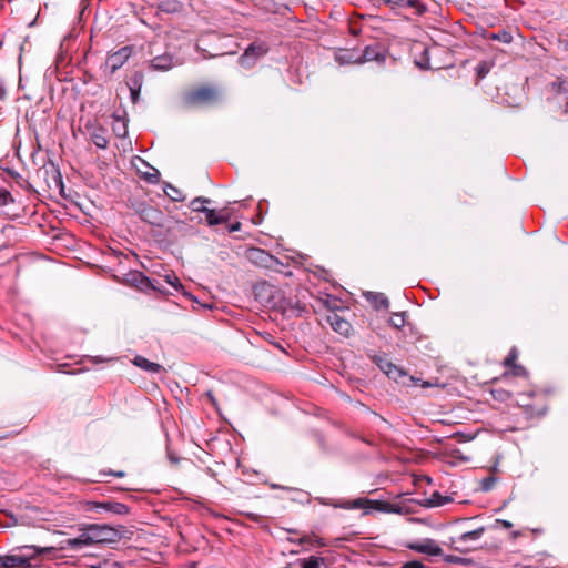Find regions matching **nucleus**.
<instances>
[{
	"label": "nucleus",
	"instance_id": "obj_13",
	"mask_svg": "<svg viewBox=\"0 0 568 568\" xmlns=\"http://www.w3.org/2000/svg\"><path fill=\"white\" fill-rule=\"evenodd\" d=\"M327 323L336 333L348 336L352 331V325L348 321L339 316L337 313H331L326 317Z\"/></svg>",
	"mask_w": 568,
	"mask_h": 568
},
{
	"label": "nucleus",
	"instance_id": "obj_14",
	"mask_svg": "<svg viewBox=\"0 0 568 568\" xmlns=\"http://www.w3.org/2000/svg\"><path fill=\"white\" fill-rule=\"evenodd\" d=\"M334 507H339L344 509H379L378 501H374L367 498H356L354 500H348L339 504H331Z\"/></svg>",
	"mask_w": 568,
	"mask_h": 568
},
{
	"label": "nucleus",
	"instance_id": "obj_59",
	"mask_svg": "<svg viewBox=\"0 0 568 568\" xmlns=\"http://www.w3.org/2000/svg\"><path fill=\"white\" fill-rule=\"evenodd\" d=\"M351 30H352V33L355 34V36L358 33V31L356 29H354V28H352Z\"/></svg>",
	"mask_w": 568,
	"mask_h": 568
},
{
	"label": "nucleus",
	"instance_id": "obj_25",
	"mask_svg": "<svg viewBox=\"0 0 568 568\" xmlns=\"http://www.w3.org/2000/svg\"><path fill=\"white\" fill-rule=\"evenodd\" d=\"M367 300L376 310H387L389 306V301L387 296L383 293H368Z\"/></svg>",
	"mask_w": 568,
	"mask_h": 568
},
{
	"label": "nucleus",
	"instance_id": "obj_19",
	"mask_svg": "<svg viewBox=\"0 0 568 568\" xmlns=\"http://www.w3.org/2000/svg\"><path fill=\"white\" fill-rule=\"evenodd\" d=\"M335 60L339 64H361L359 52L355 49H341L335 53Z\"/></svg>",
	"mask_w": 568,
	"mask_h": 568
},
{
	"label": "nucleus",
	"instance_id": "obj_49",
	"mask_svg": "<svg viewBox=\"0 0 568 568\" xmlns=\"http://www.w3.org/2000/svg\"><path fill=\"white\" fill-rule=\"evenodd\" d=\"M106 359L105 358H102V357H92V356H87L82 362H89L93 365H97V364H100V363H103L105 362Z\"/></svg>",
	"mask_w": 568,
	"mask_h": 568
},
{
	"label": "nucleus",
	"instance_id": "obj_22",
	"mask_svg": "<svg viewBox=\"0 0 568 568\" xmlns=\"http://www.w3.org/2000/svg\"><path fill=\"white\" fill-rule=\"evenodd\" d=\"M166 436V449L170 452L171 448H179V443L184 440L181 428H170L165 434Z\"/></svg>",
	"mask_w": 568,
	"mask_h": 568
},
{
	"label": "nucleus",
	"instance_id": "obj_10",
	"mask_svg": "<svg viewBox=\"0 0 568 568\" xmlns=\"http://www.w3.org/2000/svg\"><path fill=\"white\" fill-rule=\"evenodd\" d=\"M371 359L374 364L378 366V368L385 373L389 378L394 381H398L400 377L405 376V373L398 368L396 365L390 363L385 354L378 355L374 354L371 356Z\"/></svg>",
	"mask_w": 568,
	"mask_h": 568
},
{
	"label": "nucleus",
	"instance_id": "obj_23",
	"mask_svg": "<svg viewBox=\"0 0 568 568\" xmlns=\"http://www.w3.org/2000/svg\"><path fill=\"white\" fill-rule=\"evenodd\" d=\"M300 545H306L313 548L326 547V541L314 532L306 534L298 539Z\"/></svg>",
	"mask_w": 568,
	"mask_h": 568
},
{
	"label": "nucleus",
	"instance_id": "obj_55",
	"mask_svg": "<svg viewBox=\"0 0 568 568\" xmlns=\"http://www.w3.org/2000/svg\"><path fill=\"white\" fill-rule=\"evenodd\" d=\"M126 133V126L125 124H122V131H118V135L122 136V135H125Z\"/></svg>",
	"mask_w": 568,
	"mask_h": 568
},
{
	"label": "nucleus",
	"instance_id": "obj_15",
	"mask_svg": "<svg viewBox=\"0 0 568 568\" xmlns=\"http://www.w3.org/2000/svg\"><path fill=\"white\" fill-rule=\"evenodd\" d=\"M140 216L141 219L151 224V225H155V226H162L163 225V213L154 207V206H144L143 209H141L140 211Z\"/></svg>",
	"mask_w": 568,
	"mask_h": 568
},
{
	"label": "nucleus",
	"instance_id": "obj_7",
	"mask_svg": "<svg viewBox=\"0 0 568 568\" xmlns=\"http://www.w3.org/2000/svg\"><path fill=\"white\" fill-rule=\"evenodd\" d=\"M133 53L132 45H124L119 50L110 53L104 62V71L113 74L116 70L122 68L124 63Z\"/></svg>",
	"mask_w": 568,
	"mask_h": 568
},
{
	"label": "nucleus",
	"instance_id": "obj_33",
	"mask_svg": "<svg viewBox=\"0 0 568 568\" xmlns=\"http://www.w3.org/2000/svg\"><path fill=\"white\" fill-rule=\"evenodd\" d=\"M389 325L394 328H402L405 325V313H394L389 318Z\"/></svg>",
	"mask_w": 568,
	"mask_h": 568
},
{
	"label": "nucleus",
	"instance_id": "obj_61",
	"mask_svg": "<svg viewBox=\"0 0 568 568\" xmlns=\"http://www.w3.org/2000/svg\"><path fill=\"white\" fill-rule=\"evenodd\" d=\"M80 363H81V362H74V361H73V365H79Z\"/></svg>",
	"mask_w": 568,
	"mask_h": 568
},
{
	"label": "nucleus",
	"instance_id": "obj_30",
	"mask_svg": "<svg viewBox=\"0 0 568 568\" xmlns=\"http://www.w3.org/2000/svg\"><path fill=\"white\" fill-rule=\"evenodd\" d=\"M210 202H211V200L207 197L197 196L191 201L190 207L192 209L193 212L203 213L206 209V206L204 204L210 203Z\"/></svg>",
	"mask_w": 568,
	"mask_h": 568
},
{
	"label": "nucleus",
	"instance_id": "obj_16",
	"mask_svg": "<svg viewBox=\"0 0 568 568\" xmlns=\"http://www.w3.org/2000/svg\"><path fill=\"white\" fill-rule=\"evenodd\" d=\"M33 564H31L30 556H20V555H7L3 556L2 567L3 568H31Z\"/></svg>",
	"mask_w": 568,
	"mask_h": 568
},
{
	"label": "nucleus",
	"instance_id": "obj_36",
	"mask_svg": "<svg viewBox=\"0 0 568 568\" xmlns=\"http://www.w3.org/2000/svg\"><path fill=\"white\" fill-rule=\"evenodd\" d=\"M22 550H24L23 554H20V556H30L31 562L41 554L45 551L44 548H37L33 546H24L22 547Z\"/></svg>",
	"mask_w": 568,
	"mask_h": 568
},
{
	"label": "nucleus",
	"instance_id": "obj_9",
	"mask_svg": "<svg viewBox=\"0 0 568 568\" xmlns=\"http://www.w3.org/2000/svg\"><path fill=\"white\" fill-rule=\"evenodd\" d=\"M246 258L254 265L265 268H273L280 261L263 248L250 247L245 253Z\"/></svg>",
	"mask_w": 568,
	"mask_h": 568
},
{
	"label": "nucleus",
	"instance_id": "obj_28",
	"mask_svg": "<svg viewBox=\"0 0 568 568\" xmlns=\"http://www.w3.org/2000/svg\"><path fill=\"white\" fill-rule=\"evenodd\" d=\"M91 141L100 149H105L108 146V139L104 135L103 129H98L91 134Z\"/></svg>",
	"mask_w": 568,
	"mask_h": 568
},
{
	"label": "nucleus",
	"instance_id": "obj_62",
	"mask_svg": "<svg viewBox=\"0 0 568 568\" xmlns=\"http://www.w3.org/2000/svg\"><path fill=\"white\" fill-rule=\"evenodd\" d=\"M191 568H195V564H194V562L192 564V567H191Z\"/></svg>",
	"mask_w": 568,
	"mask_h": 568
},
{
	"label": "nucleus",
	"instance_id": "obj_34",
	"mask_svg": "<svg viewBox=\"0 0 568 568\" xmlns=\"http://www.w3.org/2000/svg\"><path fill=\"white\" fill-rule=\"evenodd\" d=\"M509 369H510L509 372H505L503 374V378L508 377V375L519 376V377L528 376V372L523 365L517 364V365L510 367Z\"/></svg>",
	"mask_w": 568,
	"mask_h": 568
},
{
	"label": "nucleus",
	"instance_id": "obj_48",
	"mask_svg": "<svg viewBox=\"0 0 568 568\" xmlns=\"http://www.w3.org/2000/svg\"><path fill=\"white\" fill-rule=\"evenodd\" d=\"M494 484H495V478L487 477V478L483 479L481 487L484 490H489L493 488Z\"/></svg>",
	"mask_w": 568,
	"mask_h": 568
},
{
	"label": "nucleus",
	"instance_id": "obj_38",
	"mask_svg": "<svg viewBox=\"0 0 568 568\" xmlns=\"http://www.w3.org/2000/svg\"><path fill=\"white\" fill-rule=\"evenodd\" d=\"M14 202L11 193L6 189H0V209H3Z\"/></svg>",
	"mask_w": 568,
	"mask_h": 568
},
{
	"label": "nucleus",
	"instance_id": "obj_56",
	"mask_svg": "<svg viewBox=\"0 0 568 568\" xmlns=\"http://www.w3.org/2000/svg\"><path fill=\"white\" fill-rule=\"evenodd\" d=\"M455 549H456L457 551H467V550H468V548L463 547V546H459V545L455 546Z\"/></svg>",
	"mask_w": 568,
	"mask_h": 568
},
{
	"label": "nucleus",
	"instance_id": "obj_45",
	"mask_svg": "<svg viewBox=\"0 0 568 568\" xmlns=\"http://www.w3.org/2000/svg\"><path fill=\"white\" fill-rule=\"evenodd\" d=\"M230 219H231V213L226 207L219 211L220 224L226 223Z\"/></svg>",
	"mask_w": 568,
	"mask_h": 568
},
{
	"label": "nucleus",
	"instance_id": "obj_60",
	"mask_svg": "<svg viewBox=\"0 0 568 568\" xmlns=\"http://www.w3.org/2000/svg\"><path fill=\"white\" fill-rule=\"evenodd\" d=\"M3 556H0V566L2 567Z\"/></svg>",
	"mask_w": 568,
	"mask_h": 568
},
{
	"label": "nucleus",
	"instance_id": "obj_2",
	"mask_svg": "<svg viewBox=\"0 0 568 568\" xmlns=\"http://www.w3.org/2000/svg\"><path fill=\"white\" fill-rule=\"evenodd\" d=\"M120 538V532L108 525H87L80 528V535L73 538V550L82 545L115 542Z\"/></svg>",
	"mask_w": 568,
	"mask_h": 568
},
{
	"label": "nucleus",
	"instance_id": "obj_41",
	"mask_svg": "<svg viewBox=\"0 0 568 568\" xmlns=\"http://www.w3.org/2000/svg\"><path fill=\"white\" fill-rule=\"evenodd\" d=\"M165 282L168 284H170L171 286H173L174 288L179 290V288H182V284L180 283V280L174 275H166L165 276Z\"/></svg>",
	"mask_w": 568,
	"mask_h": 568
},
{
	"label": "nucleus",
	"instance_id": "obj_32",
	"mask_svg": "<svg viewBox=\"0 0 568 568\" xmlns=\"http://www.w3.org/2000/svg\"><path fill=\"white\" fill-rule=\"evenodd\" d=\"M203 213L205 214V220L209 226L220 224L219 211L206 207Z\"/></svg>",
	"mask_w": 568,
	"mask_h": 568
},
{
	"label": "nucleus",
	"instance_id": "obj_37",
	"mask_svg": "<svg viewBox=\"0 0 568 568\" xmlns=\"http://www.w3.org/2000/svg\"><path fill=\"white\" fill-rule=\"evenodd\" d=\"M517 358H518V351L516 347H511L508 355L505 357L503 365L506 368H510V367L517 365V363H516Z\"/></svg>",
	"mask_w": 568,
	"mask_h": 568
},
{
	"label": "nucleus",
	"instance_id": "obj_58",
	"mask_svg": "<svg viewBox=\"0 0 568 568\" xmlns=\"http://www.w3.org/2000/svg\"><path fill=\"white\" fill-rule=\"evenodd\" d=\"M518 536H520V532H519V531H514V532H513V538H517Z\"/></svg>",
	"mask_w": 568,
	"mask_h": 568
},
{
	"label": "nucleus",
	"instance_id": "obj_29",
	"mask_svg": "<svg viewBox=\"0 0 568 568\" xmlns=\"http://www.w3.org/2000/svg\"><path fill=\"white\" fill-rule=\"evenodd\" d=\"M324 562V558L311 556L305 559L300 560L301 568H321V565Z\"/></svg>",
	"mask_w": 568,
	"mask_h": 568
},
{
	"label": "nucleus",
	"instance_id": "obj_40",
	"mask_svg": "<svg viewBox=\"0 0 568 568\" xmlns=\"http://www.w3.org/2000/svg\"><path fill=\"white\" fill-rule=\"evenodd\" d=\"M491 395L495 399L506 402L510 398V393L505 389H493Z\"/></svg>",
	"mask_w": 568,
	"mask_h": 568
},
{
	"label": "nucleus",
	"instance_id": "obj_5",
	"mask_svg": "<svg viewBox=\"0 0 568 568\" xmlns=\"http://www.w3.org/2000/svg\"><path fill=\"white\" fill-rule=\"evenodd\" d=\"M38 174L43 178L47 187L50 191L58 192L62 197L67 199L61 172L54 163L50 162L44 164L39 170Z\"/></svg>",
	"mask_w": 568,
	"mask_h": 568
},
{
	"label": "nucleus",
	"instance_id": "obj_21",
	"mask_svg": "<svg viewBox=\"0 0 568 568\" xmlns=\"http://www.w3.org/2000/svg\"><path fill=\"white\" fill-rule=\"evenodd\" d=\"M174 65L173 55L161 54L151 60V67L158 71H168Z\"/></svg>",
	"mask_w": 568,
	"mask_h": 568
},
{
	"label": "nucleus",
	"instance_id": "obj_47",
	"mask_svg": "<svg viewBox=\"0 0 568 568\" xmlns=\"http://www.w3.org/2000/svg\"><path fill=\"white\" fill-rule=\"evenodd\" d=\"M552 88L558 92H566L567 91V83L565 81L554 82Z\"/></svg>",
	"mask_w": 568,
	"mask_h": 568
},
{
	"label": "nucleus",
	"instance_id": "obj_44",
	"mask_svg": "<svg viewBox=\"0 0 568 568\" xmlns=\"http://www.w3.org/2000/svg\"><path fill=\"white\" fill-rule=\"evenodd\" d=\"M144 179L150 183H158L160 180V172L153 169V173H145Z\"/></svg>",
	"mask_w": 568,
	"mask_h": 568
},
{
	"label": "nucleus",
	"instance_id": "obj_51",
	"mask_svg": "<svg viewBox=\"0 0 568 568\" xmlns=\"http://www.w3.org/2000/svg\"><path fill=\"white\" fill-rule=\"evenodd\" d=\"M176 449H178V448H171V450H170V452L168 450L169 458H170L172 462H174V463L179 462V456L176 455Z\"/></svg>",
	"mask_w": 568,
	"mask_h": 568
},
{
	"label": "nucleus",
	"instance_id": "obj_35",
	"mask_svg": "<svg viewBox=\"0 0 568 568\" xmlns=\"http://www.w3.org/2000/svg\"><path fill=\"white\" fill-rule=\"evenodd\" d=\"M164 192L172 201H183L184 200L182 192L178 187H175L171 184H168Z\"/></svg>",
	"mask_w": 568,
	"mask_h": 568
},
{
	"label": "nucleus",
	"instance_id": "obj_42",
	"mask_svg": "<svg viewBox=\"0 0 568 568\" xmlns=\"http://www.w3.org/2000/svg\"><path fill=\"white\" fill-rule=\"evenodd\" d=\"M69 367H70L69 363H54V364H52V368L53 369H55L57 372H60V373H64V374H70L71 373L69 371Z\"/></svg>",
	"mask_w": 568,
	"mask_h": 568
},
{
	"label": "nucleus",
	"instance_id": "obj_6",
	"mask_svg": "<svg viewBox=\"0 0 568 568\" xmlns=\"http://www.w3.org/2000/svg\"><path fill=\"white\" fill-rule=\"evenodd\" d=\"M268 50V45L263 41L252 42L239 58V63L245 69H251Z\"/></svg>",
	"mask_w": 568,
	"mask_h": 568
},
{
	"label": "nucleus",
	"instance_id": "obj_57",
	"mask_svg": "<svg viewBox=\"0 0 568 568\" xmlns=\"http://www.w3.org/2000/svg\"><path fill=\"white\" fill-rule=\"evenodd\" d=\"M82 371H83V368H77V369H75V368H73L72 374L74 375V374L80 373V372H82Z\"/></svg>",
	"mask_w": 568,
	"mask_h": 568
},
{
	"label": "nucleus",
	"instance_id": "obj_27",
	"mask_svg": "<svg viewBox=\"0 0 568 568\" xmlns=\"http://www.w3.org/2000/svg\"><path fill=\"white\" fill-rule=\"evenodd\" d=\"M158 8L163 12L174 13L181 10L182 4L176 0H163L159 3Z\"/></svg>",
	"mask_w": 568,
	"mask_h": 568
},
{
	"label": "nucleus",
	"instance_id": "obj_39",
	"mask_svg": "<svg viewBox=\"0 0 568 568\" xmlns=\"http://www.w3.org/2000/svg\"><path fill=\"white\" fill-rule=\"evenodd\" d=\"M489 71H490V65L486 61L480 62L476 67V73H477L478 79H484Z\"/></svg>",
	"mask_w": 568,
	"mask_h": 568
},
{
	"label": "nucleus",
	"instance_id": "obj_4",
	"mask_svg": "<svg viewBox=\"0 0 568 568\" xmlns=\"http://www.w3.org/2000/svg\"><path fill=\"white\" fill-rule=\"evenodd\" d=\"M477 436V432L474 433H465V432H456L449 436H446L442 439H438V443L443 446V453L449 455L454 458L467 460V457L462 455V450L457 448L453 442L457 443H467L473 440Z\"/></svg>",
	"mask_w": 568,
	"mask_h": 568
},
{
	"label": "nucleus",
	"instance_id": "obj_31",
	"mask_svg": "<svg viewBox=\"0 0 568 568\" xmlns=\"http://www.w3.org/2000/svg\"><path fill=\"white\" fill-rule=\"evenodd\" d=\"M488 38L490 40L499 41L503 43H510L513 41V36L507 30H500L498 32H494Z\"/></svg>",
	"mask_w": 568,
	"mask_h": 568
},
{
	"label": "nucleus",
	"instance_id": "obj_43",
	"mask_svg": "<svg viewBox=\"0 0 568 568\" xmlns=\"http://www.w3.org/2000/svg\"><path fill=\"white\" fill-rule=\"evenodd\" d=\"M204 397L209 400V403L219 412L220 408H219V403H217V399L214 395V393L212 390H207L205 394H204Z\"/></svg>",
	"mask_w": 568,
	"mask_h": 568
},
{
	"label": "nucleus",
	"instance_id": "obj_46",
	"mask_svg": "<svg viewBox=\"0 0 568 568\" xmlns=\"http://www.w3.org/2000/svg\"><path fill=\"white\" fill-rule=\"evenodd\" d=\"M400 568H427L422 561L412 560L405 562Z\"/></svg>",
	"mask_w": 568,
	"mask_h": 568
},
{
	"label": "nucleus",
	"instance_id": "obj_3",
	"mask_svg": "<svg viewBox=\"0 0 568 568\" xmlns=\"http://www.w3.org/2000/svg\"><path fill=\"white\" fill-rule=\"evenodd\" d=\"M222 92L216 85H200L184 93L182 97V105L184 108H199L212 105L220 102Z\"/></svg>",
	"mask_w": 568,
	"mask_h": 568
},
{
	"label": "nucleus",
	"instance_id": "obj_50",
	"mask_svg": "<svg viewBox=\"0 0 568 568\" xmlns=\"http://www.w3.org/2000/svg\"><path fill=\"white\" fill-rule=\"evenodd\" d=\"M496 524L501 526L503 528L505 529H509L513 527V523L508 521V520H505V519H497L496 520Z\"/></svg>",
	"mask_w": 568,
	"mask_h": 568
},
{
	"label": "nucleus",
	"instance_id": "obj_1",
	"mask_svg": "<svg viewBox=\"0 0 568 568\" xmlns=\"http://www.w3.org/2000/svg\"><path fill=\"white\" fill-rule=\"evenodd\" d=\"M71 33H68L63 37V40L61 41L59 52L57 53L54 62L57 83L53 84L52 92L61 95H67L69 91L68 83L71 74V71L69 70V67L71 64V54L69 53Z\"/></svg>",
	"mask_w": 568,
	"mask_h": 568
},
{
	"label": "nucleus",
	"instance_id": "obj_26",
	"mask_svg": "<svg viewBox=\"0 0 568 568\" xmlns=\"http://www.w3.org/2000/svg\"><path fill=\"white\" fill-rule=\"evenodd\" d=\"M484 530V527H480L471 531L464 532L456 540H454V542L466 544L468 541H476L483 536Z\"/></svg>",
	"mask_w": 568,
	"mask_h": 568
},
{
	"label": "nucleus",
	"instance_id": "obj_17",
	"mask_svg": "<svg viewBox=\"0 0 568 568\" xmlns=\"http://www.w3.org/2000/svg\"><path fill=\"white\" fill-rule=\"evenodd\" d=\"M385 4L392 8H412L418 16L424 14L427 11V7L420 0H386Z\"/></svg>",
	"mask_w": 568,
	"mask_h": 568
},
{
	"label": "nucleus",
	"instance_id": "obj_24",
	"mask_svg": "<svg viewBox=\"0 0 568 568\" xmlns=\"http://www.w3.org/2000/svg\"><path fill=\"white\" fill-rule=\"evenodd\" d=\"M133 363L139 368L150 373H159L162 369L160 364L153 363L143 356H135Z\"/></svg>",
	"mask_w": 568,
	"mask_h": 568
},
{
	"label": "nucleus",
	"instance_id": "obj_18",
	"mask_svg": "<svg viewBox=\"0 0 568 568\" xmlns=\"http://www.w3.org/2000/svg\"><path fill=\"white\" fill-rule=\"evenodd\" d=\"M130 281L141 291L153 290L159 291V287L145 276L142 272L134 271L129 274Z\"/></svg>",
	"mask_w": 568,
	"mask_h": 568
},
{
	"label": "nucleus",
	"instance_id": "obj_12",
	"mask_svg": "<svg viewBox=\"0 0 568 568\" xmlns=\"http://www.w3.org/2000/svg\"><path fill=\"white\" fill-rule=\"evenodd\" d=\"M407 547L410 550L430 556H439L443 552L439 545L433 539H425L423 541L410 542L408 544Z\"/></svg>",
	"mask_w": 568,
	"mask_h": 568
},
{
	"label": "nucleus",
	"instance_id": "obj_52",
	"mask_svg": "<svg viewBox=\"0 0 568 568\" xmlns=\"http://www.w3.org/2000/svg\"><path fill=\"white\" fill-rule=\"evenodd\" d=\"M445 560H446L447 562H452V564H459V562H462V560H463V559H462V558H459V557H456V556H452V555H449V556H447V557L445 558Z\"/></svg>",
	"mask_w": 568,
	"mask_h": 568
},
{
	"label": "nucleus",
	"instance_id": "obj_11",
	"mask_svg": "<svg viewBox=\"0 0 568 568\" xmlns=\"http://www.w3.org/2000/svg\"><path fill=\"white\" fill-rule=\"evenodd\" d=\"M386 59L385 49L379 43L367 45L363 52H359L361 64L365 62L376 61L383 63Z\"/></svg>",
	"mask_w": 568,
	"mask_h": 568
},
{
	"label": "nucleus",
	"instance_id": "obj_53",
	"mask_svg": "<svg viewBox=\"0 0 568 568\" xmlns=\"http://www.w3.org/2000/svg\"><path fill=\"white\" fill-rule=\"evenodd\" d=\"M242 224L240 222H235L229 226V232L233 233L241 230Z\"/></svg>",
	"mask_w": 568,
	"mask_h": 568
},
{
	"label": "nucleus",
	"instance_id": "obj_8",
	"mask_svg": "<svg viewBox=\"0 0 568 568\" xmlns=\"http://www.w3.org/2000/svg\"><path fill=\"white\" fill-rule=\"evenodd\" d=\"M78 509L83 511H92V510H106L116 515H126L129 513V507L125 504L118 501H105V503H97V501H81L78 504Z\"/></svg>",
	"mask_w": 568,
	"mask_h": 568
},
{
	"label": "nucleus",
	"instance_id": "obj_20",
	"mask_svg": "<svg viewBox=\"0 0 568 568\" xmlns=\"http://www.w3.org/2000/svg\"><path fill=\"white\" fill-rule=\"evenodd\" d=\"M143 82V74L135 72L129 80L128 87L130 90L131 99L135 103L139 100L141 88Z\"/></svg>",
	"mask_w": 568,
	"mask_h": 568
},
{
	"label": "nucleus",
	"instance_id": "obj_54",
	"mask_svg": "<svg viewBox=\"0 0 568 568\" xmlns=\"http://www.w3.org/2000/svg\"><path fill=\"white\" fill-rule=\"evenodd\" d=\"M108 475H112V476H115V477H119V478H122L125 476V473L122 471V470H119V471H109L106 473Z\"/></svg>",
	"mask_w": 568,
	"mask_h": 568
}]
</instances>
